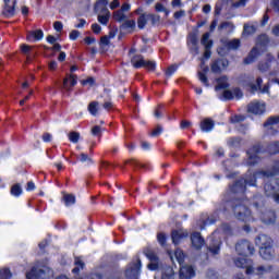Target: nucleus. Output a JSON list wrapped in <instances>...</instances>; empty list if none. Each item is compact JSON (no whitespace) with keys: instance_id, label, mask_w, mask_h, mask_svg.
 <instances>
[{"instance_id":"12","label":"nucleus","mask_w":279,"mask_h":279,"mask_svg":"<svg viewBox=\"0 0 279 279\" xmlns=\"http://www.w3.org/2000/svg\"><path fill=\"white\" fill-rule=\"evenodd\" d=\"M266 105L260 101H253L248 105V112L252 114H265Z\"/></svg>"},{"instance_id":"48","label":"nucleus","mask_w":279,"mask_h":279,"mask_svg":"<svg viewBox=\"0 0 279 279\" xmlns=\"http://www.w3.org/2000/svg\"><path fill=\"white\" fill-rule=\"evenodd\" d=\"M198 80L204 84V86H208V77L204 72H198Z\"/></svg>"},{"instance_id":"42","label":"nucleus","mask_w":279,"mask_h":279,"mask_svg":"<svg viewBox=\"0 0 279 279\" xmlns=\"http://www.w3.org/2000/svg\"><path fill=\"white\" fill-rule=\"evenodd\" d=\"M241 121H245V116L235 114L230 118V123H241Z\"/></svg>"},{"instance_id":"41","label":"nucleus","mask_w":279,"mask_h":279,"mask_svg":"<svg viewBox=\"0 0 279 279\" xmlns=\"http://www.w3.org/2000/svg\"><path fill=\"white\" fill-rule=\"evenodd\" d=\"M12 274L10 272V269L4 268L0 270V279H11Z\"/></svg>"},{"instance_id":"25","label":"nucleus","mask_w":279,"mask_h":279,"mask_svg":"<svg viewBox=\"0 0 279 279\" xmlns=\"http://www.w3.org/2000/svg\"><path fill=\"white\" fill-rule=\"evenodd\" d=\"M214 128H215V122L210 119H205L201 122L202 132H213Z\"/></svg>"},{"instance_id":"55","label":"nucleus","mask_w":279,"mask_h":279,"mask_svg":"<svg viewBox=\"0 0 279 279\" xmlns=\"http://www.w3.org/2000/svg\"><path fill=\"white\" fill-rule=\"evenodd\" d=\"M78 160H80L81 162H90V159H89L88 155H86V154H84V153H82V154L78 156Z\"/></svg>"},{"instance_id":"30","label":"nucleus","mask_w":279,"mask_h":279,"mask_svg":"<svg viewBox=\"0 0 279 279\" xmlns=\"http://www.w3.org/2000/svg\"><path fill=\"white\" fill-rule=\"evenodd\" d=\"M263 84V78L257 77L256 78V84L251 83L248 84V88L251 89L252 93H256V90H260V85Z\"/></svg>"},{"instance_id":"49","label":"nucleus","mask_w":279,"mask_h":279,"mask_svg":"<svg viewBox=\"0 0 279 279\" xmlns=\"http://www.w3.org/2000/svg\"><path fill=\"white\" fill-rule=\"evenodd\" d=\"M110 38H114V33H110L109 37L108 36H105V37H101L100 39V43L101 45H110Z\"/></svg>"},{"instance_id":"62","label":"nucleus","mask_w":279,"mask_h":279,"mask_svg":"<svg viewBox=\"0 0 279 279\" xmlns=\"http://www.w3.org/2000/svg\"><path fill=\"white\" fill-rule=\"evenodd\" d=\"M254 32H255L254 26H247V25L244 26V34H254Z\"/></svg>"},{"instance_id":"1","label":"nucleus","mask_w":279,"mask_h":279,"mask_svg":"<svg viewBox=\"0 0 279 279\" xmlns=\"http://www.w3.org/2000/svg\"><path fill=\"white\" fill-rule=\"evenodd\" d=\"M233 213L235 218L239 221H243L244 223H252L256 221V217H258L263 223H266V226L276 223V213L266 210L265 206H263V203H255L253 211L250 210L245 204L240 203L233 207Z\"/></svg>"},{"instance_id":"17","label":"nucleus","mask_w":279,"mask_h":279,"mask_svg":"<svg viewBox=\"0 0 279 279\" xmlns=\"http://www.w3.org/2000/svg\"><path fill=\"white\" fill-rule=\"evenodd\" d=\"M195 276V269L191 266H181L180 268V279H191Z\"/></svg>"},{"instance_id":"39","label":"nucleus","mask_w":279,"mask_h":279,"mask_svg":"<svg viewBox=\"0 0 279 279\" xmlns=\"http://www.w3.org/2000/svg\"><path fill=\"white\" fill-rule=\"evenodd\" d=\"M228 49H239L241 47V41L239 39H233L227 43Z\"/></svg>"},{"instance_id":"43","label":"nucleus","mask_w":279,"mask_h":279,"mask_svg":"<svg viewBox=\"0 0 279 279\" xmlns=\"http://www.w3.org/2000/svg\"><path fill=\"white\" fill-rule=\"evenodd\" d=\"M147 25V17L145 15H141L137 20V26L140 29H143Z\"/></svg>"},{"instance_id":"26","label":"nucleus","mask_w":279,"mask_h":279,"mask_svg":"<svg viewBox=\"0 0 279 279\" xmlns=\"http://www.w3.org/2000/svg\"><path fill=\"white\" fill-rule=\"evenodd\" d=\"M44 36H45V33H43V29H37L28 34L27 40H32L33 38L35 40H43Z\"/></svg>"},{"instance_id":"37","label":"nucleus","mask_w":279,"mask_h":279,"mask_svg":"<svg viewBox=\"0 0 279 279\" xmlns=\"http://www.w3.org/2000/svg\"><path fill=\"white\" fill-rule=\"evenodd\" d=\"M108 21H110V13L98 15V23L101 25H108Z\"/></svg>"},{"instance_id":"13","label":"nucleus","mask_w":279,"mask_h":279,"mask_svg":"<svg viewBox=\"0 0 279 279\" xmlns=\"http://www.w3.org/2000/svg\"><path fill=\"white\" fill-rule=\"evenodd\" d=\"M258 154H260V146H253L251 149L247 150V165H256L258 162Z\"/></svg>"},{"instance_id":"22","label":"nucleus","mask_w":279,"mask_h":279,"mask_svg":"<svg viewBox=\"0 0 279 279\" xmlns=\"http://www.w3.org/2000/svg\"><path fill=\"white\" fill-rule=\"evenodd\" d=\"M186 236H189V232L182 229L178 231H172V243H174V245H178V243H180L182 239H186Z\"/></svg>"},{"instance_id":"40","label":"nucleus","mask_w":279,"mask_h":279,"mask_svg":"<svg viewBox=\"0 0 279 279\" xmlns=\"http://www.w3.org/2000/svg\"><path fill=\"white\" fill-rule=\"evenodd\" d=\"M21 51L24 53V56H27V60H29V53H32V46L29 45H21Z\"/></svg>"},{"instance_id":"56","label":"nucleus","mask_w":279,"mask_h":279,"mask_svg":"<svg viewBox=\"0 0 279 279\" xmlns=\"http://www.w3.org/2000/svg\"><path fill=\"white\" fill-rule=\"evenodd\" d=\"M234 97L235 99H241V97H243V92H241L239 88L233 89V99Z\"/></svg>"},{"instance_id":"24","label":"nucleus","mask_w":279,"mask_h":279,"mask_svg":"<svg viewBox=\"0 0 279 279\" xmlns=\"http://www.w3.org/2000/svg\"><path fill=\"white\" fill-rule=\"evenodd\" d=\"M221 66L222 69H226L228 66V61L226 60H217L211 64V71L213 73H221Z\"/></svg>"},{"instance_id":"9","label":"nucleus","mask_w":279,"mask_h":279,"mask_svg":"<svg viewBox=\"0 0 279 279\" xmlns=\"http://www.w3.org/2000/svg\"><path fill=\"white\" fill-rule=\"evenodd\" d=\"M255 244L257 245V247H259V250H262V247L272 246L274 245V240L267 234H259L255 239Z\"/></svg>"},{"instance_id":"52","label":"nucleus","mask_w":279,"mask_h":279,"mask_svg":"<svg viewBox=\"0 0 279 279\" xmlns=\"http://www.w3.org/2000/svg\"><path fill=\"white\" fill-rule=\"evenodd\" d=\"M157 240L160 245H165V243H167V236L163 233H159L157 235Z\"/></svg>"},{"instance_id":"21","label":"nucleus","mask_w":279,"mask_h":279,"mask_svg":"<svg viewBox=\"0 0 279 279\" xmlns=\"http://www.w3.org/2000/svg\"><path fill=\"white\" fill-rule=\"evenodd\" d=\"M187 45L191 46V51L194 53V56H197L199 53V48H197V35L190 34L187 38Z\"/></svg>"},{"instance_id":"64","label":"nucleus","mask_w":279,"mask_h":279,"mask_svg":"<svg viewBox=\"0 0 279 279\" xmlns=\"http://www.w3.org/2000/svg\"><path fill=\"white\" fill-rule=\"evenodd\" d=\"M272 34H274V36H279V25H276V26L272 28Z\"/></svg>"},{"instance_id":"11","label":"nucleus","mask_w":279,"mask_h":279,"mask_svg":"<svg viewBox=\"0 0 279 279\" xmlns=\"http://www.w3.org/2000/svg\"><path fill=\"white\" fill-rule=\"evenodd\" d=\"M276 58L271 53L266 54V61H262L258 63L257 69L260 73H267L269 69H271V62H275Z\"/></svg>"},{"instance_id":"34","label":"nucleus","mask_w":279,"mask_h":279,"mask_svg":"<svg viewBox=\"0 0 279 279\" xmlns=\"http://www.w3.org/2000/svg\"><path fill=\"white\" fill-rule=\"evenodd\" d=\"M279 123V116L270 117L265 123L264 128H269V125H278Z\"/></svg>"},{"instance_id":"5","label":"nucleus","mask_w":279,"mask_h":279,"mask_svg":"<svg viewBox=\"0 0 279 279\" xmlns=\"http://www.w3.org/2000/svg\"><path fill=\"white\" fill-rule=\"evenodd\" d=\"M264 191L267 195V197H272L274 202L279 204V180L278 179H271L269 183H266L264 186Z\"/></svg>"},{"instance_id":"10","label":"nucleus","mask_w":279,"mask_h":279,"mask_svg":"<svg viewBox=\"0 0 279 279\" xmlns=\"http://www.w3.org/2000/svg\"><path fill=\"white\" fill-rule=\"evenodd\" d=\"M201 43L205 47L204 58L208 60L210 58V49H213V40H210V33H205L203 35Z\"/></svg>"},{"instance_id":"29","label":"nucleus","mask_w":279,"mask_h":279,"mask_svg":"<svg viewBox=\"0 0 279 279\" xmlns=\"http://www.w3.org/2000/svg\"><path fill=\"white\" fill-rule=\"evenodd\" d=\"M217 86L216 90H221V88H228V77L222 76L220 78H217Z\"/></svg>"},{"instance_id":"7","label":"nucleus","mask_w":279,"mask_h":279,"mask_svg":"<svg viewBox=\"0 0 279 279\" xmlns=\"http://www.w3.org/2000/svg\"><path fill=\"white\" fill-rule=\"evenodd\" d=\"M235 250H236L238 254H240V256H241L239 258H247L246 257L247 254H250V255L254 254V246L247 240H242V241L238 242L235 245Z\"/></svg>"},{"instance_id":"33","label":"nucleus","mask_w":279,"mask_h":279,"mask_svg":"<svg viewBox=\"0 0 279 279\" xmlns=\"http://www.w3.org/2000/svg\"><path fill=\"white\" fill-rule=\"evenodd\" d=\"M63 202H64L65 206H73V204H75V195L64 194Z\"/></svg>"},{"instance_id":"32","label":"nucleus","mask_w":279,"mask_h":279,"mask_svg":"<svg viewBox=\"0 0 279 279\" xmlns=\"http://www.w3.org/2000/svg\"><path fill=\"white\" fill-rule=\"evenodd\" d=\"M22 194H23V189L21 187L20 184H15L11 187V195H13V197H21Z\"/></svg>"},{"instance_id":"51","label":"nucleus","mask_w":279,"mask_h":279,"mask_svg":"<svg viewBox=\"0 0 279 279\" xmlns=\"http://www.w3.org/2000/svg\"><path fill=\"white\" fill-rule=\"evenodd\" d=\"M162 126L158 125L155 130H153L150 136H160L162 134Z\"/></svg>"},{"instance_id":"14","label":"nucleus","mask_w":279,"mask_h":279,"mask_svg":"<svg viewBox=\"0 0 279 279\" xmlns=\"http://www.w3.org/2000/svg\"><path fill=\"white\" fill-rule=\"evenodd\" d=\"M144 254L148 258V260H150V263L148 264V269H150V271H156V269H158V256L149 250L145 251Z\"/></svg>"},{"instance_id":"54","label":"nucleus","mask_w":279,"mask_h":279,"mask_svg":"<svg viewBox=\"0 0 279 279\" xmlns=\"http://www.w3.org/2000/svg\"><path fill=\"white\" fill-rule=\"evenodd\" d=\"M223 99H234V94L233 92L230 90H225L222 94Z\"/></svg>"},{"instance_id":"27","label":"nucleus","mask_w":279,"mask_h":279,"mask_svg":"<svg viewBox=\"0 0 279 279\" xmlns=\"http://www.w3.org/2000/svg\"><path fill=\"white\" fill-rule=\"evenodd\" d=\"M88 112L89 114H92V117H97V112H99V102L92 101L88 105Z\"/></svg>"},{"instance_id":"15","label":"nucleus","mask_w":279,"mask_h":279,"mask_svg":"<svg viewBox=\"0 0 279 279\" xmlns=\"http://www.w3.org/2000/svg\"><path fill=\"white\" fill-rule=\"evenodd\" d=\"M274 245L259 248V256H262L264 260H274Z\"/></svg>"},{"instance_id":"18","label":"nucleus","mask_w":279,"mask_h":279,"mask_svg":"<svg viewBox=\"0 0 279 279\" xmlns=\"http://www.w3.org/2000/svg\"><path fill=\"white\" fill-rule=\"evenodd\" d=\"M95 12L96 14H110V11L108 10V0H100L95 5Z\"/></svg>"},{"instance_id":"2","label":"nucleus","mask_w":279,"mask_h":279,"mask_svg":"<svg viewBox=\"0 0 279 279\" xmlns=\"http://www.w3.org/2000/svg\"><path fill=\"white\" fill-rule=\"evenodd\" d=\"M275 169L276 171L270 173L260 171L256 174H252L248 172L244 179H241L231 187L232 193H245V186H256V178H271V175L279 173V161L276 163Z\"/></svg>"},{"instance_id":"31","label":"nucleus","mask_w":279,"mask_h":279,"mask_svg":"<svg viewBox=\"0 0 279 279\" xmlns=\"http://www.w3.org/2000/svg\"><path fill=\"white\" fill-rule=\"evenodd\" d=\"M75 268H73V274H80V269H84V260H82L80 257L75 258L74 262Z\"/></svg>"},{"instance_id":"35","label":"nucleus","mask_w":279,"mask_h":279,"mask_svg":"<svg viewBox=\"0 0 279 279\" xmlns=\"http://www.w3.org/2000/svg\"><path fill=\"white\" fill-rule=\"evenodd\" d=\"M174 258H175L177 263H179V265H182V263H184V252H182V250L178 248L174 252Z\"/></svg>"},{"instance_id":"60","label":"nucleus","mask_w":279,"mask_h":279,"mask_svg":"<svg viewBox=\"0 0 279 279\" xmlns=\"http://www.w3.org/2000/svg\"><path fill=\"white\" fill-rule=\"evenodd\" d=\"M92 29L94 34H100L101 33V26L99 24H93Z\"/></svg>"},{"instance_id":"50","label":"nucleus","mask_w":279,"mask_h":279,"mask_svg":"<svg viewBox=\"0 0 279 279\" xmlns=\"http://www.w3.org/2000/svg\"><path fill=\"white\" fill-rule=\"evenodd\" d=\"M270 154H278L279 153V143L271 144L269 147Z\"/></svg>"},{"instance_id":"6","label":"nucleus","mask_w":279,"mask_h":279,"mask_svg":"<svg viewBox=\"0 0 279 279\" xmlns=\"http://www.w3.org/2000/svg\"><path fill=\"white\" fill-rule=\"evenodd\" d=\"M53 272L51 269L44 267V268H36L34 267L29 272L26 274V279H47L49 276H52Z\"/></svg>"},{"instance_id":"46","label":"nucleus","mask_w":279,"mask_h":279,"mask_svg":"<svg viewBox=\"0 0 279 279\" xmlns=\"http://www.w3.org/2000/svg\"><path fill=\"white\" fill-rule=\"evenodd\" d=\"M178 71V65H170L167 70H166V75L167 77H171V75H173V73H175Z\"/></svg>"},{"instance_id":"28","label":"nucleus","mask_w":279,"mask_h":279,"mask_svg":"<svg viewBox=\"0 0 279 279\" xmlns=\"http://www.w3.org/2000/svg\"><path fill=\"white\" fill-rule=\"evenodd\" d=\"M174 272L173 268L167 266L162 270L161 279H173Z\"/></svg>"},{"instance_id":"19","label":"nucleus","mask_w":279,"mask_h":279,"mask_svg":"<svg viewBox=\"0 0 279 279\" xmlns=\"http://www.w3.org/2000/svg\"><path fill=\"white\" fill-rule=\"evenodd\" d=\"M192 245L195 247V250H202L204 246V238L199 232H194L191 236Z\"/></svg>"},{"instance_id":"58","label":"nucleus","mask_w":279,"mask_h":279,"mask_svg":"<svg viewBox=\"0 0 279 279\" xmlns=\"http://www.w3.org/2000/svg\"><path fill=\"white\" fill-rule=\"evenodd\" d=\"M82 84H83V86H87V84L89 86H93V84H95V78L88 77L87 80L82 81Z\"/></svg>"},{"instance_id":"23","label":"nucleus","mask_w":279,"mask_h":279,"mask_svg":"<svg viewBox=\"0 0 279 279\" xmlns=\"http://www.w3.org/2000/svg\"><path fill=\"white\" fill-rule=\"evenodd\" d=\"M260 56V51H258V44L256 47H254L248 56L244 59V64H252Z\"/></svg>"},{"instance_id":"4","label":"nucleus","mask_w":279,"mask_h":279,"mask_svg":"<svg viewBox=\"0 0 279 279\" xmlns=\"http://www.w3.org/2000/svg\"><path fill=\"white\" fill-rule=\"evenodd\" d=\"M131 64L134 66V69H147V71H156V62L145 60L143 56L133 57Z\"/></svg>"},{"instance_id":"53","label":"nucleus","mask_w":279,"mask_h":279,"mask_svg":"<svg viewBox=\"0 0 279 279\" xmlns=\"http://www.w3.org/2000/svg\"><path fill=\"white\" fill-rule=\"evenodd\" d=\"M92 134H93V136H99V134H101V126L95 125V126L92 129Z\"/></svg>"},{"instance_id":"47","label":"nucleus","mask_w":279,"mask_h":279,"mask_svg":"<svg viewBox=\"0 0 279 279\" xmlns=\"http://www.w3.org/2000/svg\"><path fill=\"white\" fill-rule=\"evenodd\" d=\"M155 10L156 12H166V14H169V11H167V8H165V5L160 2H157L155 4Z\"/></svg>"},{"instance_id":"16","label":"nucleus","mask_w":279,"mask_h":279,"mask_svg":"<svg viewBox=\"0 0 279 279\" xmlns=\"http://www.w3.org/2000/svg\"><path fill=\"white\" fill-rule=\"evenodd\" d=\"M2 14L4 16H7L8 19L14 16V14H16V1H13L12 3L9 2V3L4 4Z\"/></svg>"},{"instance_id":"59","label":"nucleus","mask_w":279,"mask_h":279,"mask_svg":"<svg viewBox=\"0 0 279 279\" xmlns=\"http://www.w3.org/2000/svg\"><path fill=\"white\" fill-rule=\"evenodd\" d=\"M258 43H263V45H267V43H269V37L267 35H262L258 37Z\"/></svg>"},{"instance_id":"63","label":"nucleus","mask_w":279,"mask_h":279,"mask_svg":"<svg viewBox=\"0 0 279 279\" xmlns=\"http://www.w3.org/2000/svg\"><path fill=\"white\" fill-rule=\"evenodd\" d=\"M119 5H121V2H119V0H113L110 3V10H117V8H119Z\"/></svg>"},{"instance_id":"44","label":"nucleus","mask_w":279,"mask_h":279,"mask_svg":"<svg viewBox=\"0 0 279 279\" xmlns=\"http://www.w3.org/2000/svg\"><path fill=\"white\" fill-rule=\"evenodd\" d=\"M123 27L125 29H134V27H136V22H134V20H128L124 22Z\"/></svg>"},{"instance_id":"8","label":"nucleus","mask_w":279,"mask_h":279,"mask_svg":"<svg viewBox=\"0 0 279 279\" xmlns=\"http://www.w3.org/2000/svg\"><path fill=\"white\" fill-rule=\"evenodd\" d=\"M217 234H219V231H215L209 238L210 244L208 250L210 254H213V256H217V254H219V252L221 251V240H215L217 238Z\"/></svg>"},{"instance_id":"20","label":"nucleus","mask_w":279,"mask_h":279,"mask_svg":"<svg viewBox=\"0 0 279 279\" xmlns=\"http://www.w3.org/2000/svg\"><path fill=\"white\" fill-rule=\"evenodd\" d=\"M77 84V76L75 74H70L69 77L63 80V88L65 90H71L73 86Z\"/></svg>"},{"instance_id":"38","label":"nucleus","mask_w":279,"mask_h":279,"mask_svg":"<svg viewBox=\"0 0 279 279\" xmlns=\"http://www.w3.org/2000/svg\"><path fill=\"white\" fill-rule=\"evenodd\" d=\"M124 11H122L121 9L116 11L113 13V19L116 21H119V23H121V21H125V13H123Z\"/></svg>"},{"instance_id":"45","label":"nucleus","mask_w":279,"mask_h":279,"mask_svg":"<svg viewBox=\"0 0 279 279\" xmlns=\"http://www.w3.org/2000/svg\"><path fill=\"white\" fill-rule=\"evenodd\" d=\"M213 223H215V219L207 218L206 220H203L198 226L201 230H204L205 226H213Z\"/></svg>"},{"instance_id":"57","label":"nucleus","mask_w":279,"mask_h":279,"mask_svg":"<svg viewBox=\"0 0 279 279\" xmlns=\"http://www.w3.org/2000/svg\"><path fill=\"white\" fill-rule=\"evenodd\" d=\"M80 38V32L78 31H72L70 33V40H77Z\"/></svg>"},{"instance_id":"3","label":"nucleus","mask_w":279,"mask_h":279,"mask_svg":"<svg viewBox=\"0 0 279 279\" xmlns=\"http://www.w3.org/2000/svg\"><path fill=\"white\" fill-rule=\"evenodd\" d=\"M234 263L238 267L246 269L247 276H250V274H255V276L264 278V276H267L274 271V266L271 265L258 266L256 269H253L251 259L245 257L238 258Z\"/></svg>"},{"instance_id":"61","label":"nucleus","mask_w":279,"mask_h":279,"mask_svg":"<svg viewBox=\"0 0 279 279\" xmlns=\"http://www.w3.org/2000/svg\"><path fill=\"white\" fill-rule=\"evenodd\" d=\"M53 28L56 29V32H62V28H63L62 22H54Z\"/></svg>"},{"instance_id":"36","label":"nucleus","mask_w":279,"mask_h":279,"mask_svg":"<svg viewBox=\"0 0 279 279\" xmlns=\"http://www.w3.org/2000/svg\"><path fill=\"white\" fill-rule=\"evenodd\" d=\"M70 143H80V133L72 131L68 134Z\"/></svg>"}]
</instances>
